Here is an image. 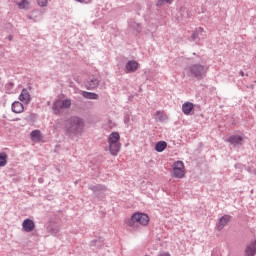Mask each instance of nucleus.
I'll return each instance as SVG.
<instances>
[{
	"instance_id": "nucleus-1",
	"label": "nucleus",
	"mask_w": 256,
	"mask_h": 256,
	"mask_svg": "<svg viewBox=\"0 0 256 256\" xmlns=\"http://www.w3.org/2000/svg\"><path fill=\"white\" fill-rule=\"evenodd\" d=\"M83 127V119L79 118L78 116H72L64 122L65 133L68 135V137L79 135V133L83 131Z\"/></svg>"
},
{
	"instance_id": "nucleus-2",
	"label": "nucleus",
	"mask_w": 256,
	"mask_h": 256,
	"mask_svg": "<svg viewBox=\"0 0 256 256\" xmlns=\"http://www.w3.org/2000/svg\"><path fill=\"white\" fill-rule=\"evenodd\" d=\"M126 225L134 231H137L139 225H142L143 227L149 225V216L145 213L135 212L130 219L126 220Z\"/></svg>"
},
{
	"instance_id": "nucleus-3",
	"label": "nucleus",
	"mask_w": 256,
	"mask_h": 256,
	"mask_svg": "<svg viewBox=\"0 0 256 256\" xmlns=\"http://www.w3.org/2000/svg\"><path fill=\"white\" fill-rule=\"evenodd\" d=\"M207 71H209V66L203 64H192L188 67L187 75L188 77H194L198 81L205 79L207 77Z\"/></svg>"
},
{
	"instance_id": "nucleus-4",
	"label": "nucleus",
	"mask_w": 256,
	"mask_h": 256,
	"mask_svg": "<svg viewBox=\"0 0 256 256\" xmlns=\"http://www.w3.org/2000/svg\"><path fill=\"white\" fill-rule=\"evenodd\" d=\"M121 136L119 132H112L108 137V149L110 153L116 156L121 151V143L119 142Z\"/></svg>"
},
{
	"instance_id": "nucleus-5",
	"label": "nucleus",
	"mask_w": 256,
	"mask_h": 256,
	"mask_svg": "<svg viewBox=\"0 0 256 256\" xmlns=\"http://www.w3.org/2000/svg\"><path fill=\"white\" fill-rule=\"evenodd\" d=\"M99 83H101V77L97 75H91L85 80L84 85L88 91H93L99 87Z\"/></svg>"
},
{
	"instance_id": "nucleus-6",
	"label": "nucleus",
	"mask_w": 256,
	"mask_h": 256,
	"mask_svg": "<svg viewBox=\"0 0 256 256\" xmlns=\"http://www.w3.org/2000/svg\"><path fill=\"white\" fill-rule=\"evenodd\" d=\"M185 169V165L182 161H177L173 164V173L174 177H177V179L183 178L185 175V172L183 171Z\"/></svg>"
},
{
	"instance_id": "nucleus-7",
	"label": "nucleus",
	"mask_w": 256,
	"mask_h": 256,
	"mask_svg": "<svg viewBox=\"0 0 256 256\" xmlns=\"http://www.w3.org/2000/svg\"><path fill=\"white\" fill-rule=\"evenodd\" d=\"M230 221H231V216L229 215L222 216L216 224L217 231L223 230L229 224Z\"/></svg>"
},
{
	"instance_id": "nucleus-8",
	"label": "nucleus",
	"mask_w": 256,
	"mask_h": 256,
	"mask_svg": "<svg viewBox=\"0 0 256 256\" xmlns=\"http://www.w3.org/2000/svg\"><path fill=\"white\" fill-rule=\"evenodd\" d=\"M22 228L25 233H31L35 229V222L29 218L25 219L22 223Z\"/></svg>"
},
{
	"instance_id": "nucleus-9",
	"label": "nucleus",
	"mask_w": 256,
	"mask_h": 256,
	"mask_svg": "<svg viewBox=\"0 0 256 256\" xmlns=\"http://www.w3.org/2000/svg\"><path fill=\"white\" fill-rule=\"evenodd\" d=\"M227 142L230 143V145H233V147H237V145H243V136H239V135L229 136L227 139Z\"/></svg>"
},
{
	"instance_id": "nucleus-10",
	"label": "nucleus",
	"mask_w": 256,
	"mask_h": 256,
	"mask_svg": "<svg viewBox=\"0 0 256 256\" xmlns=\"http://www.w3.org/2000/svg\"><path fill=\"white\" fill-rule=\"evenodd\" d=\"M125 69L126 73H135V71L139 69V63L135 60H130L126 63Z\"/></svg>"
},
{
	"instance_id": "nucleus-11",
	"label": "nucleus",
	"mask_w": 256,
	"mask_h": 256,
	"mask_svg": "<svg viewBox=\"0 0 256 256\" xmlns=\"http://www.w3.org/2000/svg\"><path fill=\"white\" fill-rule=\"evenodd\" d=\"M19 99L20 101H22V103H26V105H29V103H31V94L29 93V90L25 88L22 89L19 95Z\"/></svg>"
},
{
	"instance_id": "nucleus-12",
	"label": "nucleus",
	"mask_w": 256,
	"mask_h": 256,
	"mask_svg": "<svg viewBox=\"0 0 256 256\" xmlns=\"http://www.w3.org/2000/svg\"><path fill=\"white\" fill-rule=\"evenodd\" d=\"M89 189L93 191L96 195H101V193H105L107 191V188L105 185L97 184V185H91L89 186Z\"/></svg>"
},
{
	"instance_id": "nucleus-13",
	"label": "nucleus",
	"mask_w": 256,
	"mask_h": 256,
	"mask_svg": "<svg viewBox=\"0 0 256 256\" xmlns=\"http://www.w3.org/2000/svg\"><path fill=\"white\" fill-rule=\"evenodd\" d=\"M256 241H252L245 249V256H255Z\"/></svg>"
},
{
	"instance_id": "nucleus-14",
	"label": "nucleus",
	"mask_w": 256,
	"mask_h": 256,
	"mask_svg": "<svg viewBox=\"0 0 256 256\" xmlns=\"http://www.w3.org/2000/svg\"><path fill=\"white\" fill-rule=\"evenodd\" d=\"M11 109L13 113H23V111H25V107L23 106V103L19 101H15L14 103H12Z\"/></svg>"
},
{
	"instance_id": "nucleus-15",
	"label": "nucleus",
	"mask_w": 256,
	"mask_h": 256,
	"mask_svg": "<svg viewBox=\"0 0 256 256\" xmlns=\"http://www.w3.org/2000/svg\"><path fill=\"white\" fill-rule=\"evenodd\" d=\"M61 109H63V104L61 103V100H56L52 106V111L54 115H61Z\"/></svg>"
},
{
	"instance_id": "nucleus-16",
	"label": "nucleus",
	"mask_w": 256,
	"mask_h": 256,
	"mask_svg": "<svg viewBox=\"0 0 256 256\" xmlns=\"http://www.w3.org/2000/svg\"><path fill=\"white\" fill-rule=\"evenodd\" d=\"M81 95L82 97H84V99H92V100L99 99V94L95 92L82 91Z\"/></svg>"
},
{
	"instance_id": "nucleus-17",
	"label": "nucleus",
	"mask_w": 256,
	"mask_h": 256,
	"mask_svg": "<svg viewBox=\"0 0 256 256\" xmlns=\"http://www.w3.org/2000/svg\"><path fill=\"white\" fill-rule=\"evenodd\" d=\"M182 111L184 115H191V111H193V103L186 102L182 105Z\"/></svg>"
},
{
	"instance_id": "nucleus-18",
	"label": "nucleus",
	"mask_w": 256,
	"mask_h": 256,
	"mask_svg": "<svg viewBox=\"0 0 256 256\" xmlns=\"http://www.w3.org/2000/svg\"><path fill=\"white\" fill-rule=\"evenodd\" d=\"M16 5L18 6V9H24L25 11L31 9V3H29L28 0H21L20 2H17Z\"/></svg>"
},
{
	"instance_id": "nucleus-19",
	"label": "nucleus",
	"mask_w": 256,
	"mask_h": 256,
	"mask_svg": "<svg viewBox=\"0 0 256 256\" xmlns=\"http://www.w3.org/2000/svg\"><path fill=\"white\" fill-rule=\"evenodd\" d=\"M167 149V142L165 141H159L155 145V151L158 153H163V150Z\"/></svg>"
},
{
	"instance_id": "nucleus-20",
	"label": "nucleus",
	"mask_w": 256,
	"mask_h": 256,
	"mask_svg": "<svg viewBox=\"0 0 256 256\" xmlns=\"http://www.w3.org/2000/svg\"><path fill=\"white\" fill-rule=\"evenodd\" d=\"M7 159H9V156L5 152L0 153V167H5L7 165Z\"/></svg>"
},
{
	"instance_id": "nucleus-21",
	"label": "nucleus",
	"mask_w": 256,
	"mask_h": 256,
	"mask_svg": "<svg viewBox=\"0 0 256 256\" xmlns=\"http://www.w3.org/2000/svg\"><path fill=\"white\" fill-rule=\"evenodd\" d=\"M31 139H33V141H41V131L39 130H34L31 132L30 134Z\"/></svg>"
},
{
	"instance_id": "nucleus-22",
	"label": "nucleus",
	"mask_w": 256,
	"mask_h": 256,
	"mask_svg": "<svg viewBox=\"0 0 256 256\" xmlns=\"http://www.w3.org/2000/svg\"><path fill=\"white\" fill-rule=\"evenodd\" d=\"M62 109H70L71 108V99H64L61 101Z\"/></svg>"
},
{
	"instance_id": "nucleus-23",
	"label": "nucleus",
	"mask_w": 256,
	"mask_h": 256,
	"mask_svg": "<svg viewBox=\"0 0 256 256\" xmlns=\"http://www.w3.org/2000/svg\"><path fill=\"white\" fill-rule=\"evenodd\" d=\"M91 247H103V240H92L90 243Z\"/></svg>"
},
{
	"instance_id": "nucleus-24",
	"label": "nucleus",
	"mask_w": 256,
	"mask_h": 256,
	"mask_svg": "<svg viewBox=\"0 0 256 256\" xmlns=\"http://www.w3.org/2000/svg\"><path fill=\"white\" fill-rule=\"evenodd\" d=\"M199 33H203V29L199 28L198 30H196L192 35H191V39L193 41H195L196 39H199Z\"/></svg>"
},
{
	"instance_id": "nucleus-25",
	"label": "nucleus",
	"mask_w": 256,
	"mask_h": 256,
	"mask_svg": "<svg viewBox=\"0 0 256 256\" xmlns=\"http://www.w3.org/2000/svg\"><path fill=\"white\" fill-rule=\"evenodd\" d=\"M132 27H133V29H135L136 30V32L137 33H141V26L139 25V23H133L132 24Z\"/></svg>"
},
{
	"instance_id": "nucleus-26",
	"label": "nucleus",
	"mask_w": 256,
	"mask_h": 256,
	"mask_svg": "<svg viewBox=\"0 0 256 256\" xmlns=\"http://www.w3.org/2000/svg\"><path fill=\"white\" fill-rule=\"evenodd\" d=\"M155 117H156V119H158V121H163V112L157 111L155 113Z\"/></svg>"
},
{
	"instance_id": "nucleus-27",
	"label": "nucleus",
	"mask_w": 256,
	"mask_h": 256,
	"mask_svg": "<svg viewBox=\"0 0 256 256\" xmlns=\"http://www.w3.org/2000/svg\"><path fill=\"white\" fill-rule=\"evenodd\" d=\"M40 7H47V0H37Z\"/></svg>"
},
{
	"instance_id": "nucleus-28",
	"label": "nucleus",
	"mask_w": 256,
	"mask_h": 256,
	"mask_svg": "<svg viewBox=\"0 0 256 256\" xmlns=\"http://www.w3.org/2000/svg\"><path fill=\"white\" fill-rule=\"evenodd\" d=\"M160 3H168L169 5H171V3H173V0H160Z\"/></svg>"
},
{
	"instance_id": "nucleus-29",
	"label": "nucleus",
	"mask_w": 256,
	"mask_h": 256,
	"mask_svg": "<svg viewBox=\"0 0 256 256\" xmlns=\"http://www.w3.org/2000/svg\"><path fill=\"white\" fill-rule=\"evenodd\" d=\"M13 82H10L6 85V87H8V89H13Z\"/></svg>"
},
{
	"instance_id": "nucleus-30",
	"label": "nucleus",
	"mask_w": 256,
	"mask_h": 256,
	"mask_svg": "<svg viewBox=\"0 0 256 256\" xmlns=\"http://www.w3.org/2000/svg\"><path fill=\"white\" fill-rule=\"evenodd\" d=\"M239 74L241 75V77H245V72L240 71V73H239Z\"/></svg>"
},
{
	"instance_id": "nucleus-31",
	"label": "nucleus",
	"mask_w": 256,
	"mask_h": 256,
	"mask_svg": "<svg viewBox=\"0 0 256 256\" xmlns=\"http://www.w3.org/2000/svg\"><path fill=\"white\" fill-rule=\"evenodd\" d=\"M8 40H9V41H12V40H13V36L10 35V36L8 37Z\"/></svg>"
}]
</instances>
